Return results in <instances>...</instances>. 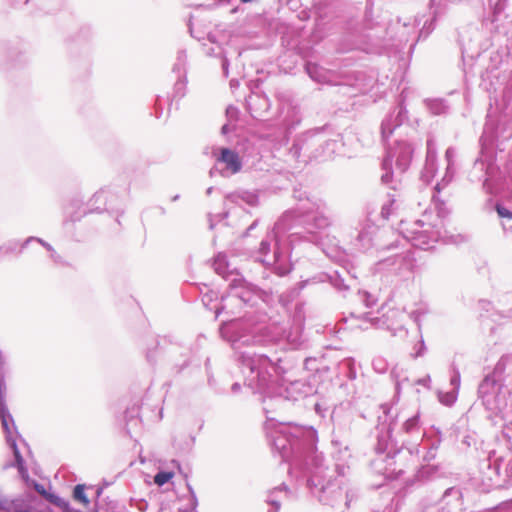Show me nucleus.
Segmentation results:
<instances>
[{
	"instance_id": "nucleus-1",
	"label": "nucleus",
	"mask_w": 512,
	"mask_h": 512,
	"mask_svg": "<svg viewBox=\"0 0 512 512\" xmlns=\"http://www.w3.org/2000/svg\"><path fill=\"white\" fill-rule=\"evenodd\" d=\"M0 512H33V509L23 499H0Z\"/></svg>"
},
{
	"instance_id": "nucleus-2",
	"label": "nucleus",
	"mask_w": 512,
	"mask_h": 512,
	"mask_svg": "<svg viewBox=\"0 0 512 512\" xmlns=\"http://www.w3.org/2000/svg\"><path fill=\"white\" fill-rule=\"evenodd\" d=\"M219 161L225 163L226 168L232 173L236 174L241 170L242 163L238 154L228 148L221 149V157Z\"/></svg>"
},
{
	"instance_id": "nucleus-3",
	"label": "nucleus",
	"mask_w": 512,
	"mask_h": 512,
	"mask_svg": "<svg viewBox=\"0 0 512 512\" xmlns=\"http://www.w3.org/2000/svg\"><path fill=\"white\" fill-rule=\"evenodd\" d=\"M11 447H12V450H13V453H14L15 462H16V466H17V468L19 470V473L21 474V476L24 479H26L28 477V472H27V469L24 466V459L21 456V454H20V452H19L15 442H12Z\"/></svg>"
},
{
	"instance_id": "nucleus-4",
	"label": "nucleus",
	"mask_w": 512,
	"mask_h": 512,
	"mask_svg": "<svg viewBox=\"0 0 512 512\" xmlns=\"http://www.w3.org/2000/svg\"><path fill=\"white\" fill-rule=\"evenodd\" d=\"M73 497L75 500L81 502L85 506L89 504V500L85 495V486L84 485H76L73 492Z\"/></svg>"
},
{
	"instance_id": "nucleus-5",
	"label": "nucleus",
	"mask_w": 512,
	"mask_h": 512,
	"mask_svg": "<svg viewBox=\"0 0 512 512\" xmlns=\"http://www.w3.org/2000/svg\"><path fill=\"white\" fill-rule=\"evenodd\" d=\"M174 477L173 472L161 471L154 476V483L158 486H162L169 482Z\"/></svg>"
},
{
	"instance_id": "nucleus-6",
	"label": "nucleus",
	"mask_w": 512,
	"mask_h": 512,
	"mask_svg": "<svg viewBox=\"0 0 512 512\" xmlns=\"http://www.w3.org/2000/svg\"><path fill=\"white\" fill-rule=\"evenodd\" d=\"M495 209L499 217L512 219V212L509 211L507 208L503 207L502 205L497 204L495 206Z\"/></svg>"
},
{
	"instance_id": "nucleus-7",
	"label": "nucleus",
	"mask_w": 512,
	"mask_h": 512,
	"mask_svg": "<svg viewBox=\"0 0 512 512\" xmlns=\"http://www.w3.org/2000/svg\"><path fill=\"white\" fill-rule=\"evenodd\" d=\"M54 503H55L56 505L60 506V507L67 506V503H65V502H63V501H61V500H59V499H58V500H56V501H54Z\"/></svg>"
}]
</instances>
